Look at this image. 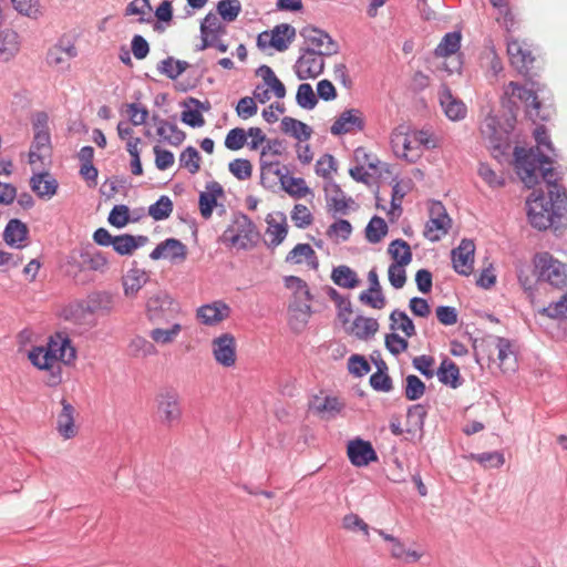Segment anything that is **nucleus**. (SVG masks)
Wrapping results in <instances>:
<instances>
[{
	"mask_svg": "<svg viewBox=\"0 0 567 567\" xmlns=\"http://www.w3.org/2000/svg\"><path fill=\"white\" fill-rule=\"evenodd\" d=\"M30 186L40 198L50 199L56 194L59 184L50 173L42 172L32 175Z\"/></svg>",
	"mask_w": 567,
	"mask_h": 567,
	"instance_id": "nucleus-27",
	"label": "nucleus"
},
{
	"mask_svg": "<svg viewBox=\"0 0 567 567\" xmlns=\"http://www.w3.org/2000/svg\"><path fill=\"white\" fill-rule=\"evenodd\" d=\"M268 164H270V167H268L269 172H267V173L265 172L264 175H262V166H260V184L266 189H272L277 186L278 183L281 184V179H282L281 176H285L288 171L286 169V172H284L282 168L279 166L278 161L268 162Z\"/></svg>",
	"mask_w": 567,
	"mask_h": 567,
	"instance_id": "nucleus-46",
	"label": "nucleus"
},
{
	"mask_svg": "<svg viewBox=\"0 0 567 567\" xmlns=\"http://www.w3.org/2000/svg\"><path fill=\"white\" fill-rule=\"evenodd\" d=\"M182 326L179 323H174L168 329L155 328L151 331L150 337L152 340L159 344H168L172 343L181 333Z\"/></svg>",
	"mask_w": 567,
	"mask_h": 567,
	"instance_id": "nucleus-56",
	"label": "nucleus"
},
{
	"mask_svg": "<svg viewBox=\"0 0 567 567\" xmlns=\"http://www.w3.org/2000/svg\"><path fill=\"white\" fill-rule=\"evenodd\" d=\"M213 354L216 362L224 367L230 368L236 363V339L231 333H223L212 341Z\"/></svg>",
	"mask_w": 567,
	"mask_h": 567,
	"instance_id": "nucleus-11",
	"label": "nucleus"
},
{
	"mask_svg": "<svg viewBox=\"0 0 567 567\" xmlns=\"http://www.w3.org/2000/svg\"><path fill=\"white\" fill-rule=\"evenodd\" d=\"M539 313L551 319H567V293L555 302L539 310Z\"/></svg>",
	"mask_w": 567,
	"mask_h": 567,
	"instance_id": "nucleus-59",
	"label": "nucleus"
},
{
	"mask_svg": "<svg viewBox=\"0 0 567 567\" xmlns=\"http://www.w3.org/2000/svg\"><path fill=\"white\" fill-rule=\"evenodd\" d=\"M260 238L254 221L245 214L234 216L231 224L223 233L221 239L233 247L247 250L254 248Z\"/></svg>",
	"mask_w": 567,
	"mask_h": 567,
	"instance_id": "nucleus-2",
	"label": "nucleus"
},
{
	"mask_svg": "<svg viewBox=\"0 0 567 567\" xmlns=\"http://www.w3.org/2000/svg\"><path fill=\"white\" fill-rule=\"evenodd\" d=\"M75 358L76 351L75 348L72 346L70 338L62 334L55 354V367H59L58 362L71 364L75 360Z\"/></svg>",
	"mask_w": 567,
	"mask_h": 567,
	"instance_id": "nucleus-54",
	"label": "nucleus"
},
{
	"mask_svg": "<svg viewBox=\"0 0 567 567\" xmlns=\"http://www.w3.org/2000/svg\"><path fill=\"white\" fill-rule=\"evenodd\" d=\"M389 551L393 559L400 560L403 564L416 563L422 557L421 553L406 549L400 538H398L396 542L390 546Z\"/></svg>",
	"mask_w": 567,
	"mask_h": 567,
	"instance_id": "nucleus-45",
	"label": "nucleus"
},
{
	"mask_svg": "<svg viewBox=\"0 0 567 567\" xmlns=\"http://www.w3.org/2000/svg\"><path fill=\"white\" fill-rule=\"evenodd\" d=\"M327 204L334 214H347L350 205L354 204L351 197H347L340 185L331 181L324 186Z\"/></svg>",
	"mask_w": 567,
	"mask_h": 567,
	"instance_id": "nucleus-22",
	"label": "nucleus"
},
{
	"mask_svg": "<svg viewBox=\"0 0 567 567\" xmlns=\"http://www.w3.org/2000/svg\"><path fill=\"white\" fill-rule=\"evenodd\" d=\"M331 279L337 286L348 289L355 288L360 282L357 272L346 265L334 267Z\"/></svg>",
	"mask_w": 567,
	"mask_h": 567,
	"instance_id": "nucleus-39",
	"label": "nucleus"
},
{
	"mask_svg": "<svg viewBox=\"0 0 567 567\" xmlns=\"http://www.w3.org/2000/svg\"><path fill=\"white\" fill-rule=\"evenodd\" d=\"M300 35L303 38L306 47L302 49L313 48V52H322L327 55L338 53L339 47L326 31L306 25L300 30Z\"/></svg>",
	"mask_w": 567,
	"mask_h": 567,
	"instance_id": "nucleus-9",
	"label": "nucleus"
},
{
	"mask_svg": "<svg viewBox=\"0 0 567 567\" xmlns=\"http://www.w3.org/2000/svg\"><path fill=\"white\" fill-rule=\"evenodd\" d=\"M200 44L196 47V51H204L213 47V40H218L226 34V25L223 24L217 14L208 12L200 23Z\"/></svg>",
	"mask_w": 567,
	"mask_h": 567,
	"instance_id": "nucleus-14",
	"label": "nucleus"
},
{
	"mask_svg": "<svg viewBox=\"0 0 567 567\" xmlns=\"http://www.w3.org/2000/svg\"><path fill=\"white\" fill-rule=\"evenodd\" d=\"M507 54L509 61L519 73H527L534 62L529 50L525 49L523 43L515 39L507 40Z\"/></svg>",
	"mask_w": 567,
	"mask_h": 567,
	"instance_id": "nucleus-21",
	"label": "nucleus"
},
{
	"mask_svg": "<svg viewBox=\"0 0 567 567\" xmlns=\"http://www.w3.org/2000/svg\"><path fill=\"white\" fill-rule=\"evenodd\" d=\"M114 299L112 293L106 291H96L87 296V299L76 303L72 315L85 318L86 315L93 316L97 312L107 313L113 309Z\"/></svg>",
	"mask_w": 567,
	"mask_h": 567,
	"instance_id": "nucleus-10",
	"label": "nucleus"
},
{
	"mask_svg": "<svg viewBox=\"0 0 567 567\" xmlns=\"http://www.w3.org/2000/svg\"><path fill=\"white\" fill-rule=\"evenodd\" d=\"M281 177L282 179L280 185L289 195L296 198H301L309 192L303 178L288 176V173Z\"/></svg>",
	"mask_w": 567,
	"mask_h": 567,
	"instance_id": "nucleus-50",
	"label": "nucleus"
},
{
	"mask_svg": "<svg viewBox=\"0 0 567 567\" xmlns=\"http://www.w3.org/2000/svg\"><path fill=\"white\" fill-rule=\"evenodd\" d=\"M78 55L75 45L69 40L61 39L51 47L47 53V62L50 66L68 69L69 62Z\"/></svg>",
	"mask_w": 567,
	"mask_h": 567,
	"instance_id": "nucleus-17",
	"label": "nucleus"
},
{
	"mask_svg": "<svg viewBox=\"0 0 567 567\" xmlns=\"http://www.w3.org/2000/svg\"><path fill=\"white\" fill-rule=\"evenodd\" d=\"M224 196V189L218 182H208L206 190L199 194V210L205 219L212 217L213 210L217 205V198Z\"/></svg>",
	"mask_w": 567,
	"mask_h": 567,
	"instance_id": "nucleus-23",
	"label": "nucleus"
},
{
	"mask_svg": "<svg viewBox=\"0 0 567 567\" xmlns=\"http://www.w3.org/2000/svg\"><path fill=\"white\" fill-rule=\"evenodd\" d=\"M343 408L344 404L336 396L316 398L313 402V409L328 417H334Z\"/></svg>",
	"mask_w": 567,
	"mask_h": 567,
	"instance_id": "nucleus-44",
	"label": "nucleus"
},
{
	"mask_svg": "<svg viewBox=\"0 0 567 567\" xmlns=\"http://www.w3.org/2000/svg\"><path fill=\"white\" fill-rule=\"evenodd\" d=\"M157 127V135L166 143L178 146L186 137L185 133L173 122L161 118L158 115L152 117Z\"/></svg>",
	"mask_w": 567,
	"mask_h": 567,
	"instance_id": "nucleus-26",
	"label": "nucleus"
},
{
	"mask_svg": "<svg viewBox=\"0 0 567 567\" xmlns=\"http://www.w3.org/2000/svg\"><path fill=\"white\" fill-rule=\"evenodd\" d=\"M189 64L184 60H177L174 56H167L157 64V71L171 80H176L182 75Z\"/></svg>",
	"mask_w": 567,
	"mask_h": 567,
	"instance_id": "nucleus-40",
	"label": "nucleus"
},
{
	"mask_svg": "<svg viewBox=\"0 0 567 567\" xmlns=\"http://www.w3.org/2000/svg\"><path fill=\"white\" fill-rule=\"evenodd\" d=\"M496 349L501 369L504 372H514L517 369V358L512 341L504 337H497Z\"/></svg>",
	"mask_w": 567,
	"mask_h": 567,
	"instance_id": "nucleus-28",
	"label": "nucleus"
},
{
	"mask_svg": "<svg viewBox=\"0 0 567 567\" xmlns=\"http://www.w3.org/2000/svg\"><path fill=\"white\" fill-rule=\"evenodd\" d=\"M286 151V145L282 140L279 138H267L266 145L262 146L260 152L259 163L262 166V175L265 172H269L270 164L266 161V156H281Z\"/></svg>",
	"mask_w": 567,
	"mask_h": 567,
	"instance_id": "nucleus-42",
	"label": "nucleus"
},
{
	"mask_svg": "<svg viewBox=\"0 0 567 567\" xmlns=\"http://www.w3.org/2000/svg\"><path fill=\"white\" fill-rule=\"evenodd\" d=\"M388 252L394 260L392 265H409L412 261L411 247L403 239H394L391 241Z\"/></svg>",
	"mask_w": 567,
	"mask_h": 567,
	"instance_id": "nucleus-41",
	"label": "nucleus"
},
{
	"mask_svg": "<svg viewBox=\"0 0 567 567\" xmlns=\"http://www.w3.org/2000/svg\"><path fill=\"white\" fill-rule=\"evenodd\" d=\"M229 172L239 181H245L251 177L252 165L249 159L236 158L228 165Z\"/></svg>",
	"mask_w": 567,
	"mask_h": 567,
	"instance_id": "nucleus-61",
	"label": "nucleus"
},
{
	"mask_svg": "<svg viewBox=\"0 0 567 567\" xmlns=\"http://www.w3.org/2000/svg\"><path fill=\"white\" fill-rule=\"evenodd\" d=\"M425 393L424 382L416 375L410 374L405 378L404 394L410 401H416Z\"/></svg>",
	"mask_w": 567,
	"mask_h": 567,
	"instance_id": "nucleus-57",
	"label": "nucleus"
},
{
	"mask_svg": "<svg viewBox=\"0 0 567 567\" xmlns=\"http://www.w3.org/2000/svg\"><path fill=\"white\" fill-rule=\"evenodd\" d=\"M61 405L62 410L56 419V430L63 439L69 440L74 437L78 433L74 424L75 409L65 399L61 400Z\"/></svg>",
	"mask_w": 567,
	"mask_h": 567,
	"instance_id": "nucleus-25",
	"label": "nucleus"
},
{
	"mask_svg": "<svg viewBox=\"0 0 567 567\" xmlns=\"http://www.w3.org/2000/svg\"><path fill=\"white\" fill-rule=\"evenodd\" d=\"M303 260H306L308 266L312 269H317L319 266L316 251L309 244H297L285 259L286 262L296 265L301 264Z\"/></svg>",
	"mask_w": 567,
	"mask_h": 567,
	"instance_id": "nucleus-32",
	"label": "nucleus"
},
{
	"mask_svg": "<svg viewBox=\"0 0 567 567\" xmlns=\"http://www.w3.org/2000/svg\"><path fill=\"white\" fill-rule=\"evenodd\" d=\"M347 454L351 464L357 467L368 466L371 462L378 460L377 452L372 444L360 437L349 441Z\"/></svg>",
	"mask_w": 567,
	"mask_h": 567,
	"instance_id": "nucleus-15",
	"label": "nucleus"
},
{
	"mask_svg": "<svg viewBox=\"0 0 567 567\" xmlns=\"http://www.w3.org/2000/svg\"><path fill=\"white\" fill-rule=\"evenodd\" d=\"M178 311V303L164 290H156L146 300V312L152 321L167 320L168 317Z\"/></svg>",
	"mask_w": 567,
	"mask_h": 567,
	"instance_id": "nucleus-8",
	"label": "nucleus"
},
{
	"mask_svg": "<svg viewBox=\"0 0 567 567\" xmlns=\"http://www.w3.org/2000/svg\"><path fill=\"white\" fill-rule=\"evenodd\" d=\"M506 94L517 97L526 104V114L532 121L549 120L550 109L542 105L535 90L511 82L506 89Z\"/></svg>",
	"mask_w": 567,
	"mask_h": 567,
	"instance_id": "nucleus-5",
	"label": "nucleus"
},
{
	"mask_svg": "<svg viewBox=\"0 0 567 567\" xmlns=\"http://www.w3.org/2000/svg\"><path fill=\"white\" fill-rule=\"evenodd\" d=\"M216 9L221 19L229 23L238 18L241 12V3L239 0H219Z\"/></svg>",
	"mask_w": 567,
	"mask_h": 567,
	"instance_id": "nucleus-52",
	"label": "nucleus"
},
{
	"mask_svg": "<svg viewBox=\"0 0 567 567\" xmlns=\"http://www.w3.org/2000/svg\"><path fill=\"white\" fill-rule=\"evenodd\" d=\"M280 127L284 133L290 134L299 142L308 141L312 135V128L309 125L290 116L281 120Z\"/></svg>",
	"mask_w": 567,
	"mask_h": 567,
	"instance_id": "nucleus-34",
	"label": "nucleus"
},
{
	"mask_svg": "<svg viewBox=\"0 0 567 567\" xmlns=\"http://www.w3.org/2000/svg\"><path fill=\"white\" fill-rule=\"evenodd\" d=\"M270 40L268 44L276 49L278 52L286 51L290 43L295 40L296 29L288 23L277 24L270 32Z\"/></svg>",
	"mask_w": 567,
	"mask_h": 567,
	"instance_id": "nucleus-29",
	"label": "nucleus"
},
{
	"mask_svg": "<svg viewBox=\"0 0 567 567\" xmlns=\"http://www.w3.org/2000/svg\"><path fill=\"white\" fill-rule=\"evenodd\" d=\"M475 245L471 239H462L460 245L451 252L454 270L462 276H470L473 271Z\"/></svg>",
	"mask_w": 567,
	"mask_h": 567,
	"instance_id": "nucleus-13",
	"label": "nucleus"
},
{
	"mask_svg": "<svg viewBox=\"0 0 567 567\" xmlns=\"http://www.w3.org/2000/svg\"><path fill=\"white\" fill-rule=\"evenodd\" d=\"M268 228L267 234L271 236L270 243L268 244L269 247H277L279 246L288 234V227L285 221V217L282 218V223H275L274 220H267Z\"/></svg>",
	"mask_w": 567,
	"mask_h": 567,
	"instance_id": "nucleus-58",
	"label": "nucleus"
},
{
	"mask_svg": "<svg viewBox=\"0 0 567 567\" xmlns=\"http://www.w3.org/2000/svg\"><path fill=\"white\" fill-rule=\"evenodd\" d=\"M439 100L444 114L451 121H461L465 118L467 114V107L465 103L458 97L454 96L452 91L446 85H442L440 89Z\"/></svg>",
	"mask_w": 567,
	"mask_h": 567,
	"instance_id": "nucleus-18",
	"label": "nucleus"
},
{
	"mask_svg": "<svg viewBox=\"0 0 567 567\" xmlns=\"http://www.w3.org/2000/svg\"><path fill=\"white\" fill-rule=\"evenodd\" d=\"M80 258L82 268L94 271H103L107 265V259L101 251L83 250Z\"/></svg>",
	"mask_w": 567,
	"mask_h": 567,
	"instance_id": "nucleus-48",
	"label": "nucleus"
},
{
	"mask_svg": "<svg viewBox=\"0 0 567 567\" xmlns=\"http://www.w3.org/2000/svg\"><path fill=\"white\" fill-rule=\"evenodd\" d=\"M379 330L377 319L357 316L352 322L351 331L360 340L372 338Z\"/></svg>",
	"mask_w": 567,
	"mask_h": 567,
	"instance_id": "nucleus-35",
	"label": "nucleus"
},
{
	"mask_svg": "<svg viewBox=\"0 0 567 567\" xmlns=\"http://www.w3.org/2000/svg\"><path fill=\"white\" fill-rule=\"evenodd\" d=\"M473 458L486 468H499L505 463L504 454L498 451L480 453Z\"/></svg>",
	"mask_w": 567,
	"mask_h": 567,
	"instance_id": "nucleus-62",
	"label": "nucleus"
},
{
	"mask_svg": "<svg viewBox=\"0 0 567 567\" xmlns=\"http://www.w3.org/2000/svg\"><path fill=\"white\" fill-rule=\"evenodd\" d=\"M122 280L124 295L132 298L150 281V275L144 269L132 268Z\"/></svg>",
	"mask_w": 567,
	"mask_h": 567,
	"instance_id": "nucleus-31",
	"label": "nucleus"
},
{
	"mask_svg": "<svg viewBox=\"0 0 567 567\" xmlns=\"http://www.w3.org/2000/svg\"><path fill=\"white\" fill-rule=\"evenodd\" d=\"M147 241L148 237L144 235L122 234L114 237L112 247L118 255L126 256L132 255L137 248L145 246Z\"/></svg>",
	"mask_w": 567,
	"mask_h": 567,
	"instance_id": "nucleus-30",
	"label": "nucleus"
},
{
	"mask_svg": "<svg viewBox=\"0 0 567 567\" xmlns=\"http://www.w3.org/2000/svg\"><path fill=\"white\" fill-rule=\"evenodd\" d=\"M45 351L43 350V346L33 347L28 354L31 363L40 370L50 371V379L48 381V385L55 386L62 381L61 368L55 367L49 355H44Z\"/></svg>",
	"mask_w": 567,
	"mask_h": 567,
	"instance_id": "nucleus-19",
	"label": "nucleus"
},
{
	"mask_svg": "<svg viewBox=\"0 0 567 567\" xmlns=\"http://www.w3.org/2000/svg\"><path fill=\"white\" fill-rule=\"evenodd\" d=\"M388 225L380 216H373L365 227V238L370 244H378L388 234Z\"/></svg>",
	"mask_w": 567,
	"mask_h": 567,
	"instance_id": "nucleus-43",
	"label": "nucleus"
},
{
	"mask_svg": "<svg viewBox=\"0 0 567 567\" xmlns=\"http://www.w3.org/2000/svg\"><path fill=\"white\" fill-rule=\"evenodd\" d=\"M461 47V33L449 32L446 33L437 48L435 49L436 54L447 56L458 51Z\"/></svg>",
	"mask_w": 567,
	"mask_h": 567,
	"instance_id": "nucleus-53",
	"label": "nucleus"
},
{
	"mask_svg": "<svg viewBox=\"0 0 567 567\" xmlns=\"http://www.w3.org/2000/svg\"><path fill=\"white\" fill-rule=\"evenodd\" d=\"M534 137L537 143L535 148L515 147V168L528 188L536 186L540 178L546 183L547 196L544 193L537 195L533 193L534 198H528L526 202L530 225L543 230L549 228L556 218H561L567 214V193L557 183L553 167L546 166L553 164V158L540 150L544 147L546 152L556 156L546 128L544 126L536 127Z\"/></svg>",
	"mask_w": 567,
	"mask_h": 567,
	"instance_id": "nucleus-1",
	"label": "nucleus"
},
{
	"mask_svg": "<svg viewBox=\"0 0 567 567\" xmlns=\"http://www.w3.org/2000/svg\"><path fill=\"white\" fill-rule=\"evenodd\" d=\"M430 218L425 224L424 237L430 241H439L447 234L451 227V218L441 202L433 200L429 207Z\"/></svg>",
	"mask_w": 567,
	"mask_h": 567,
	"instance_id": "nucleus-6",
	"label": "nucleus"
},
{
	"mask_svg": "<svg viewBox=\"0 0 567 567\" xmlns=\"http://www.w3.org/2000/svg\"><path fill=\"white\" fill-rule=\"evenodd\" d=\"M200 154L194 146H187L179 155L181 167L190 174H196L200 168Z\"/></svg>",
	"mask_w": 567,
	"mask_h": 567,
	"instance_id": "nucleus-51",
	"label": "nucleus"
},
{
	"mask_svg": "<svg viewBox=\"0 0 567 567\" xmlns=\"http://www.w3.org/2000/svg\"><path fill=\"white\" fill-rule=\"evenodd\" d=\"M229 315V306L220 300L203 305L196 312L197 319L205 326H215L227 319Z\"/></svg>",
	"mask_w": 567,
	"mask_h": 567,
	"instance_id": "nucleus-20",
	"label": "nucleus"
},
{
	"mask_svg": "<svg viewBox=\"0 0 567 567\" xmlns=\"http://www.w3.org/2000/svg\"><path fill=\"white\" fill-rule=\"evenodd\" d=\"M19 34L11 29L0 31V58L9 60L19 51Z\"/></svg>",
	"mask_w": 567,
	"mask_h": 567,
	"instance_id": "nucleus-37",
	"label": "nucleus"
},
{
	"mask_svg": "<svg viewBox=\"0 0 567 567\" xmlns=\"http://www.w3.org/2000/svg\"><path fill=\"white\" fill-rule=\"evenodd\" d=\"M365 121L359 109H349L343 111L330 127V132L334 136L344 135L351 132L363 131Z\"/></svg>",
	"mask_w": 567,
	"mask_h": 567,
	"instance_id": "nucleus-12",
	"label": "nucleus"
},
{
	"mask_svg": "<svg viewBox=\"0 0 567 567\" xmlns=\"http://www.w3.org/2000/svg\"><path fill=\"white\" fill-rule=\"evenodd\" d=\"M390 329L392 331L401 330L408 338H411L416 334L415 326L411 318L406 315L405 311L400 309H394L390 313Z\"/></svg>",
	"mask_w": 567,
	"mask_h": 567,
	"instance_id": "nucleus-38",
	"label": "nucleus"
},
{
	"mask_svg": "<svg viewBox=\"0 0 567 567\" xmlns=\"http://www.w3.org/2000/svg\"><path fill=\"white\" fill-rule=\"evenodd\" d=\"M297 104L305 110H312L318 103V99L309 83H302L297 89L296 94Z\"/></svg>",
	"mask_w": 567,
	"mask_h": 567,
	"instance_id": "nucleus-55",
	"label": "nucleus"
},
{
	"mask_svg": "<svg viewBox=\"0 0 567 567\" xmlns=\"http://www.w3.org/2000/svg\"><path fill=\"white\" fill-rule=\"evenodd\" d=\"M29 229L20 219H10L3 231L4 241L12 247H20V244L28 238Z\"/></svg>",
	"mask_w": 567,
	"mask_h": 567,
	"instance_id": "nucleus-33",
	"label": "nucleus"
},
{
	"mask_svg": "<svg viewBox=\"0 0 567 567\" xmlns=\"http://www.w3.org/2000/svg\"><path fill=\"white\" fill-rule=\"evenodd\" d=\"M477 174L491 188H501V187H504L506 184V178H505L504 173L495 172L486 163H480Z\"/></svg>",
	"mask_w": 567,
	"mask_h": 567,
	"instance_id": "nucleus-47",
	"label": "nucleus"
},
{
	"mask_svg": "<svg viewBox=\"0 0 567 567\" xmlns=\"http://www.w3.org/2000/svg\"><path fill=\"white\" fill-rule=\"evenodd\" d=\"M172 212L173 202L166 195H162L154 204L148 207V215L156 221L167 219Z\"/></svg>",
	"mask_w": 567,
	"mask_h": 567,
	"instance_id": "nucleus-49",
	"label": "nucleus"
},
{
	"mask_svg": "<svg viewBox=\"0 0 567 567\" xmlns=\"http://www.w3.org/2000/svg\"><path fill=\"white\" fill-rule=\"evenodd\" d=\"M157 414L165 426H174L179 423L183 410L181 396L173 388H166L161 391L156 398Z\"/></svg>",
	"mask_w": 567,
	"mask_h": 567,
	"instance_id": "nucleus-4",
	"label": "nucleus"
},
{
	"mask_svg": "<svg viewBox=\"0 0 567 567\" xmlns=\"http://www.w3.org/2000/svg\"><path fill=\"white\" fill-rule=\"evenodd\" d=\"M436 375L441 383L452 386L453 389L461 385L460 382V369L455 362L451 359H444L437 371Z\"/></svg>",
	"mask_w": 567,
	"mask_h": 567,
	"instance_id": "nucleus-36",
	"label": "nucleus"
},
{
	"mask_svg": "<svg viewBox=\"0 0 567 567\" xmlns=\"http://www.w3.org/2000/svg\"><path fill=\"white\" fill-rule=\"evenodd\" d=\"M187 256V247L176 238H166L159 243L150 254L152 260L169 259L183 261Z\"/></svg>",
	"mask_w": 567,
	"mask_h": 567,
	"instance_id": "nucleus-16",
	"label": "nucleus"
},
{
	"mask_svg": "<svg viewBox=\"0 0 567 567\" xmlns=\"http://www.w3.org/2000/svg\"><path fill=\"white\" fill-rule=\"evenodd\" d=\"M13 8L22 16L37 19L40 14L39 0H11Z\"/></svg>",
	"mask_w": 567,
	"mask_h": 567,
	"instance_id": "nucleus-63",
	"label": "nucleus"
},
{
	"mask_svg": "<svg viewBox=\"0 0 567 567\" xmlns=\"http://www.w3.org/2000/svg\"><path fill=\"white\" fill-rule=\"evenodd\" d=\"M481 132L488 141V146L492 150L504 154L505 150L508 148L509 145L507 142V136L497 128V121L494 117H488L485 120L481 127Z\"/></svg>",
	"mask_w": 567,
	"mask_h": 567,
	"instance_id": "nucleus-24",
	"label": "nucleus"
},
{
	"mask_svg": "<svg viewBox=\"0 0 567 567\" xmlns=\"http://www.w3.org/2000/svg\"><path fill=\"white\" fill-rule=\"evenodd\" d=\"M535 267L538 270V278L555 288L567 286V266L549 252H542L535 257Z\"/></svg>",
	"mask_w": 567,
	"mask_h": 567,
	"instance_id": "nucleus-3",
	"label": "nucleus"
},
{
	"mask_svg": "<svg viewBox=\"0 0 567 567\" xmlns=\"http://www.w3.org/2000/svg\"><path fill=\"white\" fill-rule=\"evenodd\" d=\"M107 221L116 227L123 228L130 221V209L126 205H115L109 214Z\"/></svg>",
	"mask_w": 567,
	"mask_h": 567,
	"instance_id": "nucleus-64",
	"label": "nucleus"
},
{
	"mask_svg": "<svg viewBox=\"0 0 567 567\" xmlns=\"http://www.w3.org/2000/svg\"><path fill=\"white\" fill-rule=\"evenodd\" d=\"M351 233L352 225L350 221L347 219H338L329 226L327 236L331 239H342L346 241L349 239Z\"/></svg>",
	"mask_w": 567,
	"mask_h": 567,
	"instance_id": "nucleus-60",
	"label": "nucleus"
},
{
	"mask_svg": "<svg viewBox=\"0 0 567 567\" xmlns=\"http://www.w3.org/2000/svg\"><path fill=\"white\" fill-rule=\"evenodd\" d=\"M324 55L327 54L319 51L313 52V48L300 49V55L293 66L297 78L307 80L319 76L324 70Z\"/></svg>",
	"mask_w": 567,
	"mask_h": 567,
	"instance_id": "nucleus-7",
	"label": "nucleus"
}]
</instances>
